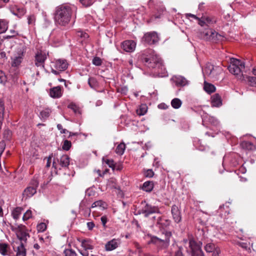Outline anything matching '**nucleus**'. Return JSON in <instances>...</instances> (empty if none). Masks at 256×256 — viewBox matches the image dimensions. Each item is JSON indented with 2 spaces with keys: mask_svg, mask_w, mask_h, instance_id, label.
<instances>
[{
  "mask_svg": "<svg viewBox=\"0 0 256 256\" xmlns=\"http://www.w3.org/2000/svg\"><path fill=\"white\" fill-rule=\"evenodd\" d=\"M240 146L244 150H256V146L253 143L248 141H244L240 144Z\"/></svg>",
  "mask_w": 256,
  "mask_h": 256,
  "instance_id": "5701e85b",
  "label": "nucleus"
},
{
  "mask_svg": "<svg viewBox=\"0 0 256 256\" xmlns=\"http://www.w3.org/2000/svg\"><path fill=\"white\" fill-rule=\"evenodd\" d=\"M92 64L96 66H100L102 64V60L100 58L96 56L92 60Z\"/></svg>",
  "mask_w": 256,
  "mask_h": 256,
  "instance_id": "c03bdc74",
  "label": "nucleus"
},
{
  "mask_svg": "<svg viewBox=\"0 0 256 256\" xmlns=\"http://www.w3.org/2000/svg\"><path fill=\"white\" fill-rule=\"evenodd\" d=\"M28 24H34L35 21V17L34 16H30L28 18Z\"/></svg>",
  "mask_w": 256,
  "mask_h": 256,
  "instance_id": "3c124183",
  "label": "nucleus"
},
{
  "mask_svg": "<svg viewBox=\"0 0 256 256\" xmlns=\"http://www.w3.org/2000/svg\"><path fill=\"white\" fill-rule=\"evenodd\" d=\"M10 246L8 244L4 242H0V254L3 256L8 255Z\"/></svg>",
  "mask_w": 256,
  "mask_h": 256,
  "instance_id": "b1692460",
  "label": "nucleus"
},
{
  "mask_svg": "<svg viewBox=\"0 0 256 256\" xmlns=\"http://www.w3.org/2000/svg\"><path fill=\"white\" fill-rule=\"evenodd\" d=\"M81 246L84 250H92L94 248L90 240H83L81 241Z\"/></svg>",
  "mask_w": 256,
  "mask_h": 256,
  "instance_id": "4be33fe9",
  "label": "nucleus"
},
{
  "mask_svg": "<svg viewBox=\"0 0 256 256\" xmlns=\"http://www.w3.org/2000/svg\"><path fill=\"white\" fill-rule=\"evenodd\" d=\"M121 244V240L119 238H113L108 242L105 244L106 251H112L118 248Z\"/></svg>",
  "mask_w": 256,
  "mask_h": 256,
  "instance_id": "f8f14e48",
  "label": "nucleus"
},
{
  "mask_svg": "<svg viewBox=\"0 0 256 256\" xmlns=\"http://www.w3.org/2000/svg\"><path fill=\"white\" fill-rule=\"evenodd\" d=\"M4 103L2 101L0 100V129L1 128L2 122L4 120Z\"/></svg>",
  "mask_w": 256,
  "mask_h": 256,
  "instance_id": "2f4dec72",
  "label": "nucleus"
},
{
  "mask_svg": "<svg viewBox=\"0 0 256 256\" xmlns=\"http://www.w3.org/2000/svg\"><path fill=\"white\" fill-rule=\"evenodd\" d=\"M140 211V213L144 214V216L147 217L150 214L159 212V208L157 206L146 204Z\"/></svg>",
  "mask_w": 256,
  "mask_h": 256,
  "instance_id": "9d476101",
  "label": "nucleus"
},
{
  "mask_svg": "<svg viewBox=\"0 0 256 256\" xmlns=\"http://www.w3.org/2000/svg\"><path fill=\"white\" fill-rule=\"evenodd\" d=\"M62 87L58 86L54 87L50 90V96L54 98H58L62 96Z\"/></svg>",
  "mask_w": 256,
  "mask_h": 256,
  "instance_id": "f3484780",
  "label": "nucleus"
},
{
  "mask_svg": "<svg viewBox=\"0 0 256 256\" xmlns=\"http://www.w3.org/2000/svg\"><path fill=\"white\" fill-rule=\"evenodd\" d=\"M210 77L212 78H216L222 72L221 67L214 66H213V68Z\"/></svg>",
  "mask_w": 256,
  "mask_h": 256,
  "instance_id": "c85d7f7f",
  "label": "nucleus"
},
{
  "mask_svg": "<svg viewBox=\"0 0 256 256\" xmlns=\"http://www.w3.org/2000/svg\"><path fill=\"white\" fill-rule=\"evenodd\" d=\"M143 40L150 44H154L159 40V37L156 32H150L144 34Z\"/></svg>",
  "mask_w": 256,
  "mask_h": 256,
  "instance_id": "1a4fd4ad",
  "label": "nucleus"
},
{
  "mask_svg": "<svg viewBox=\"0 0 256 256\" xmlns=\"http://www.w3.org/2000/svg\"><path fill=\"white\" fill-rule=\"evenodd\" d=\"M140 60L144 64L154 72L162 76L165 68L161 58L152 50H148L140 56Z\"/></svg>",
  "mask_w": 256,
  "mask_h": 256,
  "instance_id": "f257e3e1",
  "label": "nucleus"
},
{
  "mask_svg": "<svg viewBox=\"0 0 256 256\" xmlns=\"http://www.w3.org/2000/svg\"><path fill=\"white\" fill-rule=\"evenodd\" d=\"M101 222L104 226H105L106 223L108 221L107 217L106 216H104L100 218Z\"/></svg>",
  "mask_w": 256,
  "mask_h": 256,
  "instance_id": "6e6d98bb",
  "label": "nucleus"
},
{
  "mask_svg": "<svg viewBox=\"0 0 256 256\" xmlns=\"http://www.w3.org/2000/svg\"><path fill=\"white\" fill-rule=\"evenodd\" d=\"M158 107L159 109L166 110L168 107V106L164 103H161L158 105Z\"/></svg>",
  "mask_w": 256,
  "mask_h": 256,
  "instance_id": "5fc2aeb1",
  "label": "nucleus"
},
{
  "mask_svg": "<svg viewBox=\"0 0 256 256\" xmlns=\"http://www.w3.org/2000/svg\"><path fill=\"white\" fill-rule=\"evenodd\" d=\"M147 112V107L146 105H142L139 110H138V114L139 115H144Z\"/></svg>",
  "mask_w": 256,
  "mask_h": 256,
  "instance_id": "a19ab883",
  "label": "nucleus"
},
{
  "mask_svg": "<svg viewBox=\"0 0 256 256\" xmlns=\"http://www.w3.org/2000/svg\"><path fill=\"white\" fill-rule=\"evenodd\" d=\"M125 148V144L124 142H121L116 146L115 152L117 154L122 155L124 154Z\"/></svg>",
  "mask_w": 256,
  "mask_h": 256,
  "instance_id": "c756f323",
  "label": "nucleus"
},
{
  "mask_svg": "<svg viewBox=\"0 0 256 256\" xmlns=\"http://www.w3.org/2000/svg\"><path fill=\"white\" fill-rule=\"evenodd\" d=\"M32 214L30 210H28L24 214L22 219L24 220H26L32 218Z\"/></svg>",
  "mask_w": 256,
  "mask_h": 256,
  "instance_id": "a18cd8bd",
  "label": "nucleus"
},
{
  "mask_svg": "<svg viewBox=\"0 0 256 256\" xmlns=\"http://www.w3.org/2000/svg\"><path fill=\"white\" fill-rule=\"evenodd\" d=\"M172 236V233L170 232H166L165 233V238L161 239L156 236H152L151 238L150 242L158 244L160 243H168L170 240V238Z\"/></svg>",
  "mask_w": 256,
  "mask_h": 256,
  "instance_id": "4468645a",
  "label": "nucleus"
},
{
  "mask_svg": "<svg viewBox=\"0 0 256 256\" xmlns=\"http://www.w3.org/2000/svg\"><path fill=\"white\" fill-rule=\"evenodd\" d=\"M154 188V184L152 182L147 181L144 183L142 188L144 190L150 192Z\"/></svg>",
  "mask_w": 256,
  "mask_h": 256,
  "instance_id": "bb28decb",
  "label": "nucleus"
},
{
  "mask_svg": "<svg viewBox=\"0 0 256 256\" xmlns=\"http://www.w3.org/2000/svg\"><path fill=\"white\" fill-rule=\"evenodd\" d=\"M106 204L102 200H98L94 202L91 206V208L99 207L100 210H103L106 208Z\"/></svg>",
  "mask_w": 256,
  "mask_h": 256,
  "instance_id": "cd10ccee",
  "label": "nucleus"
},
{
  "mask_svg": "<svg viewBox=\"0 0 256 256\" xmlns=\"http://www.w3.org/2000/svg\"><path fill=\"white\" fill-rule=\"evenodd\" d=\"M202 18L204 19L206 21V23L208 24H213L214 22H216V20L210 18V17H202Z\"/></svg>",
  "mask_w": 256,
  "mask_h": 256,
  "instance_id": "09e8293b",
  "label": "nucleus"
},
{
  "mask_svg": "<svg viewBox=\"0 0 256 256\" xmlns=\"http://www.w3.org/2000/svg\"><path fill=\"white\" fill-rule=\"evenodd\" d=\"M57 128L60 131H61L63 129L62 126L61 124H58L57 125Z\"/></svg>",
  "mask_w": 256,
  "mask_h": 256,
  "instance_id": "774afa93",
  "label": "nucleus"
},
{
  "mask_svg": "<svg viewBox=\"0 0 256 256\" xmlns=\"http://www.w3.org/2000/svg\"><path fill=\"white\" fill-rule=\"evenodd\" d=\"M202 20H200L198 18V23L201 26H204L206 24V21L204 19H203V18H202Z\"/></svg>",
  "mask_w": 256,
  "mask_h": 256,
  "instance_id": "bf43d9fd",
  "label": "nucleus"
},
{
  "mask_svg": "<svg viewBox=\"0 0 256 256\" xmlns=\"http://www.w3.org/2000/svg\"><path fill=\"white\" fill-rule=\"evenodd\" d=\"M48 54L42 50L38 51L34 56V64L37 67L44 68Z\"/></svg>",
  "mask_w": 256,
  "mask_h": 256,
  "instance_id": "0eeeda50",
  "label": "nucleus"
},
{
  "mask_svg": "<svg viewBox=\"0 0 256 256\" xmlns=\"http://www.w3.org/2000/svg\"><path fill=\"white\" fill-rule=\"evenodd\" d=\"M24 59L23 52L18 54V56H15L12 60V66H18L22 63Z\"/></svg>",
  "mask_w": 256,
  "mask_h": 256,
  "instance_id": "412c9836",
  "label": "nucleus"
},
{
  "mask_svg": "<svg viewBox=\"0 0 256 256\" xmlns=\"http://www.w3.org/2000/svg\"><path fill=\"white\" fill-rule=\"evenodd\" d=\"M144 176H146V177H148V178H152L154 174V172L152 171V170L151 169H148V170H147L145 172H144Z\"/></svg>",
  "mask_w": 256,
  "mask_h": 256,
  "instance_id": "de8ad7c7",
  "label": "nucleus"
},
{
  "mask_svg": "<svg viewBox=\"0 0 256 256\" xmlns=\"http://www.w3.org/2000/svg\"><path fill=\"white\" fill-rule=\"evenodd\" d=\"M51 112V110L48 108H46L44 110H42L40 112V116L41 119H46L49 116Z\"/></svg>",
  "mask_w": 256,
  "mask_h": 256,
  "instance_id": "473e14b6",
  "label": "nucleus"
},
{
  "mask_svg": "<svg viewBox=\"0 0 256 256\" xmlns=\"http://www.w3.org/2000/svg\"><path fill=\"white\" fill-rule=\"evenodd\" d=\"M65 256H76V254L72 249H66L64 251Z\"/></svg>",
  "mask_w": 256,
  "mask_h": 256,
  "instance_id": "79ce46f5",
  "label": "nucleus"
},
{
  "mask_svg": "<svg viewBox=\"0 0 256 256\" xmlns=\"http://www.w3.org/2000/svg\"><path fill=\"white\" fill-rule=\"evenodd\" d=\"M102 161L106 164L109 167L111 168L112 170H115V163L112 159H106L105 158H102Z\"/></svg>",
  "mask_w": 256,
  "mask_h": 256,
  "instance_id": "f704fd0d",
  "label": "nucleus"
},
{
  "mask_svg": "<svg viewBox=\"0 0 256 256\" xmlns=\"http://www.w3.org/2000/svg\"><path fill=\"white\" fill-rule=\"evenodd\" d=\"M190 82L182 76H177V87H185L190 84Z\"/></svg>",
  "mask_w": 256,
  "mask_h": 256,
  "instance_id": "6ab92c4d",
  "label": "nucleus"
},
{
  "mask_svg": "<svg viewBox=\"0 0 256 256\" xmlns=\"http://www.w3.org/2000/svg\"><path fill=\"white\" fill-rule=\"evenodd\" d=\"M209 33H210V35L209 37H206V40H218L220 39L219 37H221L220 34H219L218 32L213 30H209Z\"/></svg>",
  "mask_w": 256,
  "mask_h": 256,
  "instance_id": "393cba45",
  "label": "nucleus"
},
{
  "mask_svg": "<svg viewBox=\"0 0 256 256\" xmlns=\"http://www.w3.org/2000/svg\"><path fill=\"white\" fill-rule=\"evenodd\" d=\"M22 209L20 207H17L12 212V216L14 219L18 220L22 213Z\"/></svg>",
  "mask_w": 256,
  "mask_h": 256,
  "instance_id": "7c9ffc66",
  "label": "nucleus"
},
{
  "mask_svg": "<svg viewBox=\"0 0 256 256\" xmlns=\"http://www.w3.org/2000/svg\"><path fill=\"white\" fill-rule=\"evenodd\" d=\"M213 66L212 64H207L206 68H205V72L206 73L210 76L212 68H213Z\"/></svg>",
  "mask_w": 256,
  "mask_h": 256,
  "instance_id": "ea45409f",
  "label": "nucleus"
},
{
  "mask_svg": "<svg viewBox=\"0 0 256 256\" xmlns=\"http://www.w3.org/2000/svg\"><path fill=\"white\" fill-rule=\"evenodd\" d=\"M54 68H52V72L56 75L59 74V72H62L66 70L68 66L67 61L63 59H58L52 62Z\"/></svg>",
  "mask_w": 256,
  "mask_h": 256,
  "instance_id": "39448f33",
  "label": "nucleus"
},
{
  "mask_svg": "<svg viewBox=\"0 0 256 256\" xmlns=\"http://www.w3.org/2000/svg\"><path fill=\"white\" fill-rule=\"evenodd\" d=\"M10 12L14 14L20 18L26 13V10L22 7H20L16 4H12L10 6Z\"/></svg>",
  "mask_w": 256,
  "mask_h": 256,
  "instance_id": "2eb2a0df",
  "label": "nucleus"
},
{
  "mask_svg": "<svg viewBox=\"0 0 256 256\" xmlns=\"http://www.w3.org/2000/svg\"><path fill=\"white\" fill-rule=\"evenodd\" d=\"M88 84L90 88H94L98 86V82L96 78L91 77L88 78Z\"/></svg>",
  "mask_w": 256,
  "mask_h": 256,
  "instance_id": "72a5a7b5",
  "label": "nucleus"
},
{
  "mask_svg": "<svg viewBox=\"0 0 256 256\" xmlns=\"http://www.w3.org/2000/svg\"><path fill=\"white\" fill-rule=\"evenodd\" d=\"M68 108L72 109L75 114H80V108L74 103H71L68 106Z\"/></svg>",
  "mask_w": 256,
  "mask_h": 256,
  "instance_id": "e433bc0d",
  "label": "nucleus"
},
{
  "mask_svg": "<svg viewBox=\"0 0 256 256\" xmlns=\"http://www.w3.org/2000/svg\"><path fill=\"white\" fill-rule=\"evenodd\" d=\"M136 43L132 40H125L122 44V48L126 52H132L136 48Z\"/></svg>",
  "mask_w": 256,
  "mask_h": 256,
  "instance_id": "ddd939ff",
  "label": "nucleus"
},
{
  "mask_svg": "<svg viewBox=\"0 0 256 256\" xmlns=\"http://www.w3.org/2000/svg\"><path fill=\"white\" fill-rule=\"evenodd\" d=\"M70 164V158L66 154L62 155L60 158H58L56 159L54 158L52 162V166L57 168L58 166L62 168H66Z\"/></svg>",
  "mask_w": 256,
  "mask_h": 256,
  "instance_id": "423d86ee",
  "label": "nucleus"
},
{
  "mask_svg": "<svg viewBox=\"0 0 256 256\" xmlns=\"http://www.w3.org/2000/svg\"><path fill=\"white\" fill-rule=\"evenodd\" d=\"M87 228L88 230H92L95 226V224L93 222H88L86 223Z\"/></svg>",
  "mask_w": 256,
  "mask_h": 256,
  "instance_id": "8fccbe9b",
  "label": "nucleus"
},
{
  "mask_svg": "<svg viewBox=\"0 0 256 256\" xmlns=\"http://www.w3.org/2000/svg\"><path fill=\"white\" fill-rule=\"evenodd\" d=\"M204 250L207 252H212V256H219L220 252V248L212 242L206 244L204 246Z\"/></svg>",
  "mask_w": 256,
  "mask_h": 256,
  "instance_id": "9b49d317",
  "label": "nucleus"
},
{
  "mask_svg": "<svg viewBox=\"0 0 256 256\" xmlns=\"http://www.w3.org/2000/svg\"><path fill=\"white\" fill-rule=\"evenodd\" d=\"M72 146V143L68 140H64L62 148L64 150H68Z\"/></svg>",
  "mask_w": 256,
  "mask_h": 256,
  "instance_id": "58836bf2",
  "label": "nucleus"
},
{
  "mask_svg": "<svg viewBox=\"0 0 256 256\" xmlns=\"http://www.w3.org/2000/svg\"><path fill=\"white\" fill-rule=\"evenodd\" d=\"M16 236L20 242H16V244H20L21 242H25L27 240L28 237H29L28 234L22 229H20L17 231Z\"/></svg>",
  "mask_w": 256,
  "mask_h": 256,
  "instance_id": "a211bd4d",
  "label": "nucleus"
},
{
  "mask_svg": "<svg viewBox=\"0 0 256 256\" xmlns=\"http://www.w3.org/2000/svg\"><path fill=\"white\" fill-rule=\"evenodd\" d=\"M7 29V22L4 20H0V34L4 32Z\"/></svg>",
  "mask_w": 256,
  "mask_h": 256,
  "instance_id": "c9c22d12",
  "label": "nucleus"
},
{
  "mask_svg": "<svg viewBox=\"0 0 256 256\" xmlns=\"http://www.w3.org/2000/svg\"><path fill=\"white\" fill-rule=\"evenodd\" d=\"M180 249L181 248H179V250L177 251V256H184L183 254L181 252Z\"/></svg>",
  "mask_w": 256,
  "mask_h": 256,
  "instance_id": "338daca9",
  "label": "nucleus"
},
{
  "mask_svg": "<svg viewBox=\"0 0 256 256\" xmlns=\"http://www.w3.org/2000/svg\"><path fill=\"white\" fill-rule=\"evenodd\" d=\"M52 154H51L48 158L47 163H46V166L48 167V168H49L50 166L51 159H52Z\"/></svg>",
  "mask_w": 256,
  "mask_h": 256,
  "instance_id": "13d9d810",
  "label": "nucleus"
},
{
  "mask_svg": "<svg viewBox=\"0 0 256 256\" xmlns=\"http://www.w3.org/2000/svg\"><path fill=\"white\" fill-rule=\"evenodd\" d=\"M204 89L208 94H211L216 91V87L206 82H204Z\"/></svg>",
  "mask_w": 256,
  "mask_h": 256,
  "instance_id": "a878e982",
  "label": "nucleus"
},
{
  "mask_svg": "<svg viewBox=\"0 0 256 256\" xmlns=\"http://www.w3.org/2000/svg\"><path fill=\"white\" fill-rule=\"evenodd\" d=\"M204 34V38L206 40V37H209L210 35V33H209V30H206L203 32Z\"/></svg>",
  "mask_w": 256,
  "mask_h": 256,
  "instance_id": "680f3d73",
  "label": "nucleus"
},
{
  "mask_svg": "<svg viewBox=\"0 0 256 256\" xmlns=\"http://www.w3.org/2000/svg\"><path fill=\"white\" fill-rule=\"evenodd\" d=\"M186 18H189L190 17L194 19L198 20V18L197 17L196 15L191 14H188L186 15Z\"/></svg>",
  "mask_w": 256,
  "mask_h": 256,
  "instance_id": "e2e57ef3",
  "label": "nucleus"
},
{
  "mask_svg": "<svg viewBox=\"0 0 256 256\" xmlns=\"http://www.w3.org/2000/svg\"><path fill=\"white\" fill-rule=\"evenodd\" d=\"M81 210L83 212L82 214L84 217H89L90 216V214H91L90 208H85V209L82 208Z\"/></svg>",
  "mask_w": 256,
  "mask_h": 256,
  "instance_id": "49530a36",
  "label": "nucleus"
},
{
  "mask_svg": "<svg viewBox=\"0 0 256 256\" xmlns=\"http://www.w3.org/2000/svg\"><path fill=\"white\" fill-rule=\"evenodd\" d=\"M189 244L192 249V256H204L201 248L202 242H199L197 243L196 241L191 240Z\"/></svg>",
  "mask_w": 256,
  "mask_h": 256,
  "instance_id": "6e6552de",
  "label": "nucleus"
},
{
  "mask_svg": "<svg viewBox=\"0 0 256 256\" xmlns=\"http://www.w3.org/2000/svg\"><path fill=\"white\" fill-rule=\"evenodd\" d=\"M46 228V225L44 222H41L37 226V230L38 232H43Z\"/></svg>",
  "mask_w": 256,
  "mask_h": 256,
  "instance_id": "37998d69",
  "label": "nucleus"
},
{
  "mask_svg": "<svg viewBox=\"0 0 256 256\" xmlns=\"http://www.w3.org/2000/svg\"><path fill=\"white\" fill-rule=\"evenodd\" d=\"M212 106L218 107L222 104L221 96L218 94H215L211 97Z\"/></svg>",
  "mask_w": 256,
  "mask_h": 256,
  "instance_id": "aec40b11",
  "label": "nucleus"
},
{
  "mask_svg": "<svg viewBox=\"0 0 256 256\" xmlns=\"http://www.w3.org/2000/svg\"><path fill=\"white\" fill-rule=\"evenodd\" d=\"M96 0H80V2L85 7L92 6Z\"/></svg>",
  "mask_w": 256,
  "mask_h": 256,
  "instance_id": "4c0bfd02",
  "label": "nucleus"
},
{
  "mask_svg": "<svg viewBox=\"0 0 256 256\" xmlns=\"http://www.w3.org/2000/svg\"><path fill=\"white\" fill-rule=\"evenodd\" d=\"M172 106L174 108H176V98H174L171 102Z\"/></svg>",
  "mask_w": 256,
  "mask_h": 256,
  "instance_id": "0e129e2a",
  "label": "nucleus"
},
{
  "mask_svg": "<svg viewBox=\"0 0 256 256\" xmlns=\"http://www.w3.org/2000/svg\"><path fill=\"white\" fill-rule=\"evenodd\" d=\"M244 68V64L241 60L232 58L230 60V64L228 69L229 72L234 74L238 75L242 72V70Z\"/></svg>",
  "mask_w": 256,
  "mask_h": 256,
  "instance_id": "7ed1b4c3",
  "label": "nucleus"
},
{
  "mask_svg": "<svg viewBox=\"0 0 256 256\" xmlns=\"http://www.w3.org/2000/svg\"><path fill=\"white\" fill-rule=\"evenodd\" d=\"M239 245L240 247H242V248L246 250H250V248L248 247V244L246 243L241 242L239 244Z\"/></svg>",
  "mask_w": 256,
  "mask_h": 256,
  "instance_id": "864d4df0",
  "label": "nucleus"
},
{
  "mask_svg": "<svg viewBox=\"0 0 256 256\" xmlns=\"http://www.w3.org/2000/svg\"><path fill=\"white\" fill-rule=\"evenodd\" d=\"M18 244V245L17 246L15 244L13 245V249L16 252V256H26V251L24 243L21 242L20 244Z\"/></svg>",
  "mask_w": 256,
  "mask_h": 256,
  "instance_id": "dca6fc26",
  "label": "nucleus"
},
{
  "mask_svg": "<svg viewBox=\"0 0 256 256\" xmlns=\"http://www.w3.org/2000/svg\"><path fill=\"white\" fill-rule=\"evenodd\" d=\"M248 80L252 83L256 84V77L255 76L249 77Z\"/></svg>",
  "mask_w": 256,
  "mask_h": 256,
  "instance_id": "052dcab7",
  "label": "nucleus"
},
{
  "mask_svg": "<svg viewBox=\"0 0 256 256\" xmlns=\"http://www.w3.org/2000/svg\"><path fill=\"white\" fill-rule=\"evenodd\" d=\"M38 186V182L36 180H32L30 186L24 189L22 193L23 198L26 200L32 196L36 192Z\"/></svg>",
  "mask_w": 256,
  "mask_h": 256,
  "instance_id": "20e7f679",
  "label": "nucleus"
},
{
  "mask_svg": "<svg viewBox=\"0 0 256 256\" xmlns=\"http://www.w3.org/2000/svg\"><path fill=\"white\" fill-rule=\"evenodd\" d=\"M182 104V101L177 98V109L180 107Z\"/></svg>",
  "mask_w": 256,
  "mask_h": 256,
  "instance_id": "69168bd1",
  "label": "nucleus"
},
{
  "mask_svg": "<svg viewBox=\"0 0 256 256\" xmlns=\"http://www.w3.org/2000/svg\"><path fill=\"white\" fill-rule=\"evenodd\" d=\"M78 36H80L81 38H87L88 37V34L86 32H78Z\"/></svg>",
  "mask_w": 256,
  "mask_h": 256,
  "instance_id": "603ef678",
  "label": "nucleus"
},
{
  "mask_svg": "<svg viewBox=\"0 0 256 256\" xmlns=\"http://www.w3.org/2000/svg\"><path fill=\"white\" fill-rule=\"evenodd\" d=\"M78 251L82 256H88V255H89L88 250H79Z\"/></svg>",
  "mask_w": 256,
  "mask_h": 256,
  "instance_id": "4d7b16f0",
  "label": "nucleus"
},
{
  "mask_svg": "<svg viewBox=\"0 0 256 256\" xmlns=\"http://www.w3.org/2000/svg\"><path fill=\"white\" fill-rule=\"evenodd\" d=\"M74 6L62 4L56 7L54 19L56 24L66 26L70 22Z\"/></svg>",
  "mask_w": 256,
  "mask_h": 256,
  "instance_id": "f03ea898",
  "label": "nucleus"
}]
</instances>
